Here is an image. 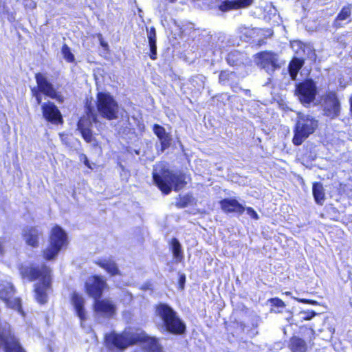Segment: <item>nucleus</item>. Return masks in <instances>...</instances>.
Returning <instances> with one entry per match:
<instances>
[{
    "mask_svg": "<svg viewBox=\"0 0 352 352\" xmlns=\"http://www.w3.org/2000/svg\"><path fill=\"white\" fill-rule=\"evenodd\" d=\"M18 270L21 278L30 282L38 280L35 285V298L40 304L47 302V290L52 288V270L49 266L43 264L41 266L34 263L29 265L20 264Z\"/></svg>",
    "mask_w": 352,
    "mask_h": 352,
    "instance_id": "f257e3e1",
    "label": "nucleus"
},
{
    "mask_svg": "<svg viewBox=\"0 0 352 352\" xmlns=\"http://www.w3.org/2000/svg\"><path fill=\"white\" fill-rule=\"evenodd\" d=\"M152 177L154 184L164 195H168L172 188L177 192L184 188L188 183L184 173H175L168 168H162L160 173L153 172Z\"/></svg>",
    "mask_w": 352,
    "mask_h": 352,
    "instance_id": "f03ea898",
    "label": "nucleus"
},
{
    "mask_svg": "<svg viewBox=\"0 0 352 352\" xmlns=\"http://www.w3.org/2000/svg\"><path fill=\"white\" fill-rule=\"evenodd\" d=\"M155 314L162 322L164 329L173 335H182L186 331V325L177 313L168 305L163 302L155 307Z\"/></svg>",
    "mask_w": 352,
    "mask_h": 352,
    "instance_id": "7ed1b4c3",
    "label": "nucleus"
},
{
    "mask_svg": "<svg viewBox=\"0 0 352 352\" xmlns=\"http://www.w3.org/2000/svg\"><path fill=\"white\" fill-rule=\"evenodd\" d=\"M34 79L36 85L30 87L31 96L35 98L36 103L40 104L43 97H48L56 100L58 102H64V97L60 92L57 91L54 85L47 79V76L41 72L34 74Z\"/></svg>",
    "mask_w": 352,
    "mask_h": 352,
    "instance_id": "20e7f679",
    "label": "nucleus"
},
{
    "mask_svg": "<svg viewBox=\"0 0 352 352\" xmlns=\"http://www.w3.org/2000/svg\"><path fill=\"white\" fill-rule=\"evenodd\" d=\"M319 126L318 120L308 114H299L294 126L292 143L298 146L315 133Z\"/></svg>",
    "mask_w": 352,
    "mask_h": 352,
    "instance_id": "39448f33",
    "label": "nucleus"
},
{
    "mask_svg": "<svg viewBox=\"0 0 352 352\" xmlns=\"http://www.w3.org/2000/svg\"><path fill=\"white\" fill-rule=\"evenodd\" d=\"M67 243L65 231L58 225L54 226L49 234L48 245L42 252L43 258L47 261L54 259Z\"/></svg>",
    "mask_w": 352,
    "mask_h": 352,
    "instance_id": "423d86ee",
    "label": "nucleus"
},
{
    "mask_svg": "<svg viewBox=\"0 0 352 352\" xmlns=\"http://www.w3.org/2000/svg\"><path fill=\"white\" fill-rule=\"evenodd\" d=\"M136 331L125 329L120 333L111 331L104 336V345L108 349L123 351L129 346L135 345Z\"/></svg>",
    "mask_w": 352,
    "mask_h": 352,
    "instance_id": "0eeeda50",
    "label": "nucleus"
},
{
    "mask_svg": "<svg viewBox=\"0 0 352 352\" xmlns=\"http://www.w3.org/2000/svg\"><path fill=\"white\" fill-rule=\"evenodd\" d=\"M96 107L102 118L108 120L118 118L119 104L111 94L98 92L96 94Z\"/></svg>",
    "mask_w": 352,
    "mask_h": 352,
    "instance_id": "6e6552de",
    "label": "nucleus"
},
{
    "mask_svg": "<svg viewBox=\"0 0 352 352\" xmlns=\"http://www.w3.org/2000/svg\"><path fill=\"white\" fill-rule=\"evenodd\" d=\"M317 93L316 82L311 78H306L295 85L294 94L303 104L313 102Z\"/></svg>",
    "mask_w": 352,
    "mask_h": 352,
    "instance_id": "1a4fd4ad",
    "label": "nucleus"
},
{
    "mask_svg": "<svg viewBox=\"0 0 352 352\" xmlns=\"http://www.w3.org/2000/svg\"><path fill=\"white\" fill-rule=\"evenodd\" d=\"M16 289L14 285L7 281H0V300H1L9 309L23 314L21 300L19 297H14Z\"/></svg>",
    "mask_w": 352,
    "mask_h": 352,
    "instance_id": "9d476101",
    "label": "nucleus"
},
{
    "mask_svg": "<svg viewBox=\"0 0 352 352\" xmlns=\"http://www.w3.org/2000/svg\"><path fill=\"white\" fill-rule=\"evenodd\" d=\"M108 289L106 278L98 274L90 276L84 285L85 292L94 300L101 298L104 292Z\"/></svg>",
    "mask_w": 352,
    "mask_h": 352,
    "instance_id": "9b49d317",
    "label": "nucleus"
},
{
    "mask_svg": "<svg viewBox=\"0 0 352 352\" xmlns=\"http://www.w3.org/2000/svg\"><path fill=\"white\" fill-rule=\"evenodd\" d=\"M40 104L42 116L46 122L55 125H62L64 123L60 111L53 102L47 101Z\"/></svg>",
    "mask_w": 352,
    "mask_h": 352,
    "instance_id": "f8f14e48",
    "label": "nucleus"
},
{
    "mask_svg": "<svg viewBox=\"0 0 352 352\" xmlns=\"http://www.w3.org/2000/svg\"><path fill=\"white\" fill-rule=\"evenodd\" d=\"M143 344L148 352H162V348L158 340L155 337H151L142 330H136L135 345Z\"/></svg>",
    "mask_w": 352,
    "mask_h": 352,
    "instance_id": "ddd939ff",
    "label": "nucleus"
},
{
    "mask_svg": "<svg viewBox=\"0 0 352 352\" xmlns=\"http://www.w3.org/2000/svg\"><path fill=\"white\" fill-rule=\"evenodd\" d=\"M94 122L90 117L81 116L77 122V130L80 132L84 140L90 143L93 140V133L91 131Z\"/></svg>",
    "mask_w": 352,
    "mask_h": 352,
    "instance_id": "4468645a",
    "label": "nucleus"
},
{
    "mask_svg": "<svg viewBox=\"0 0 352 352\" xmlns=\"http://www.w3.org/2000/svg\"><path fill=\"white\" fill-rule=\"evenodd\" d=\"M116 305L109 299L98 298L94 300V309L95 312L102 316L110 318L116 313Z\"/></svg>",
    "mask_w": 352,
    "mask_h": 352,
    "instance_id": "2eb2a0df",
    "label": "nucleus"
},
{
    "mask_svg": "<svg viewBox=\"0 0 352 352\" xmlns=\"http://www.w3.org/2000/svg\"><path fill=\"white\" fill-rule=\"evenodd\" d=\"M258 64L263 69H270L272 71L279 68L277 59L274 53L269 51H263L256 54Z\"/></svg>",
    "mask_w": 352,
    "mask_h": 352,
    "instance_id": "dca6fc26",
    "label": "nucleus"
},
{
    "mask_svg": "<svg viewBox=\"0 0 352 352\" xmlns=\"http://www.w3.org/2000/svg\"><path fill=\"white\" fill-rule=\"evenodd\" d=\"M220 208L226 214H242L245 207L234 198H224L219 201Z\"/></svg>",
    "mask_w": 352,
    "mask_h": 352,
    "instance_id": "f3484780",
    "label": "nucleus"
},
{
    "mask_svg": "<svg viewBox=\"0 0 352 352\" xmlns=\"http://www.w3.org/2000/svg\"><path fill=\"white\" fill-rule=\"evenodd\" d=\"M94 263L104 270L109 276L121 275L119 267L112 257L98 258L94 261Z\"/></svg>",
    "mask_w": 352,
    "mask_h": 352,
    "instance_id": "a211bd4d",
    "label": "nucleus"
},
{
    "mask_svg": "<svg viewBox=\"0 0 352 352\" xmlns=\"http://www.w3.org/2000/svg\"><path fill=\"white\" fill-rule=\"evenodd\" d=\"M324 101L327 105V113L338 116L340 112V102L336 91H327L324 96Z\"/></svg>",
    "mask_w": 352,
    "mask_h": 352,
    "instance_id": "6ab92c4d",
    "label": "nucleus"
},
{
    "mask_svg": "<svg viewBox=\"0 0 352 352\" xmlns=\"http://www.w3.org/2000/svg\"><path fill=\"white\" fill-rule=\"evenodd\" d=\"M70 300L77 316L80 321H85L87 319V316L82 296L76 292H73L71 294Z\"/></svg>",
    "mask_w": 352,
    "mask_h": 352,
    "instance_id": "aec40b11",
    "label": "nucleus"
},
{
    "mask_svg": "<svg viewBox=\"0 0 352 352\" xmlns=\"http://www.w3.org/2000/svg\"><path fill=\"white\" fill-rule=\"evenodd\" d=\"M153 131L154 134L160 140V151L164 152L166 148H169L171 144V137L166 133L164 127L159 124H154L153 126Z\"/></svg>",
    "mask_w": 352,
    "mask_h": 352,
    "instance_id": "412c9836",
    "label": "nucleus"
},
{
    "mask_svg": "<svg viewBox=\"0 0 352 352\" xmlns=\"http://www.w3.org/2000/svg\"><path fill=\"white\" fill-rule=\"evenodd\" d=\"M41 235V232L35 226L27 228L23 233V237L25 243L32 248L38 246Z\"/></svg>",
    "mask_w": 352,
    "mask_h": 352,
    "instance_id": "4be33fe9",
    "label": "nucleus"
},
{
    "mask_svg": "<svg viewBox=\"0 0 352 352\" xmlns=\"http://www.w3.org/2000/svg\"><path fill=\"white\" fill-rule=\"evenodd\" d=\"M170 250L173 254L175 263H182L184 261V255L182 250V246L179 240L173 237L168 242Z\"/></svg>",
    "mask_w": 352,
    "mask_h": 352,
    "instance_id": "5701e85b",
    "label": "nucleus"
},
{
    "mask_svg": "<svg viewBox=\"0 0 352 352\" xmlns=\"http://www.w3.org/2000/svg\"><path fill=\"white\" fill-rule=\"evenodd\" d=\"M351 3H347L345 6H344L341 8L337 16H336V18L334 19L333 22V26L336 29L341 28V22L349 19L351 15Z\"/></svg>",
    "mask_w": 352,
    "mask_h": 352,
    "instance_id": "b1692460",
    "label": "nucleus"
},
{
    "mask_svg": "<svg viewBox=\"0 0 352 352\" xmlns=\"http://www.w3.org/2000/svg\"><path fill=\"white\" fill-rule=\"evenodd\" d=\"M312 194L315 202L318 205H322L325 200V190L323 185L319 182H315L312 184Z\"/></svg>",
    "mask_w": 352,
    "mask_h": 352,
    "instance_id": "393cba45",
    "label": "nucleus"
},
{
    "mask_svg": "<svg viewBox=\"0 0 352 352\" xmlns=\"http://www.w3.org/2000/svg\"><path fill=\"white\" fill-rule=\"evenodd\" d=\"M289 348L292 352H306L307 344L303 339L297 336H292L289 342Z\"/></svg>",
    "mask_w": 352,
    "mask_h": 352,
    "instance_id": "a878e982",
    "label": "nucleus"
},
{
    "mask_svg": "<svg viewBox=\"0 0 352 352\" xmlns=\"http://www.w3.org/2000/svg\"><path fill=\"white\" fill-rule=\"evenodd\" d=\"M305 64V60L303 58H293L288 65V72L290 77L292 80H295L298 75V73L301 69Z\"/></svg>",
    "mask_w": 352,
    "mask_h": 352,
    "instance_id": "bb28decb",
    "label": "nucleus"
},
{
    "mask_svg": "<svg viewBox=\"0 0 352 352\" xmlns=\"http://www.w3.org/2000/svg\"><path fill=\"white\" fill-rule=\"evenodd\" d=\"M148 44L150 47L149 57L155 60L157 58V45H156V32L154 28H151L148 34Z\"/></svg>",
    "mask_w": 352,
    "mask_h": 352,
    "instance_id": "cd10ccee",
    "label": "nucleus"
},
{
    "mask_svg": "<svg viewBox=\"0 0 352 352\" xmlns=\"http://www.w3.org/2000/svg\"><path fill=\"white\" fill-rule=\"evenodd\" d=\"M194 198L190 194H185L184 195H179L175 202V206L177 208H184L192 204Z\"/></svg>",
    "mask_w": 352,
    "mask_h": 352,
    "instance_id": "c85d7f7f",
    "label": "nucleus"
},
{
    "mask_svg": "<svg viewBox=\"0 0 352 352\" xmlns=\"http://www.w3.org/2000/svg\"><path fill=\"white\" fill-rule=\"evenodd\" d=\"M84 116L90 117L94 124L98 122V118L97 113L95 112L92 106L91 102L87 100L85 104V113L82 115Z\"/></svg>",
    "mask_w": 352,
    "mask_h": 352,
    "instance_id": "c756f323",
    "label": "nucleus"
},
{
    "mask_svg": "<svg viewBox=\"0 0 352 352\" xmlns=\"http://www.w3.org/2000/svg\"><path fill=\"white\" fill-rule=\"evenodd\" d=\"M218 9L223 12L230 10H236L233 0H225L222 1L218 6Z\"/></svg>",
    "mask_w": 352,
    "mask_h": 352,
    "instance_id": "7c9ffc66",
    "label": "nucleus"
},
{
    "mask_svg": "<svg viewBox=\"0 0 352 352\" xmlns=\"http://www.w3.org/2000/svg\"><path fill=\"white\" fill-rule=\"evenodd\" d=\"M61 53L67 62L73 63L75 60L74 56L71 52L70 47L67 44L63 45L61 47Z\"/></svg>",
    "mask_w": 352,
    "mask_h": 352,
    "instance_id": "2f4dec72",
    "label": "nucleus"
},
{
    "mask_svg": "<svg viewBox=\"0 0 352 352\" xmlns=\"http://www.w3.org/2000/svg\"><path fill=\"white\" fill-rule=\"evenodd\" d=\"M236 10L245 8L251 6L254 0H233Z\"/></svg>",
    "mask_w": 352,
    "mask_h": 352,
    "instance_id": "473e14b6",
    "label": "nucleus"
},
{
    "mask_svg": "<svg viewBox=\"0 0 352 352\" xmlns=\"http://www.w3.org/2000/svg\"><path fill=\"white\" fill-rule=\"evenodd\" d=\"M232 73L228 71L222 70L219 72V82L221 84H225L226 82L229 81L230 79V76Z\"/></svg>",
    "mask_w": 352,
    "mask_h": 352,
    "instance_id": "72a5a7b5",
    "label": "nucleus"
},
{
    "mask_svg": "<svg viewBox=\"0 0 352 352\" xmlns=\"http://www.w3.org/2000/svg\"><path fill=\"white\" fill-rule=\"evenodd\" d=\"M269 302L271 303V306L274 307L284 308L286 306L284 301L278 297L270 298Z\"/></svg>",
    "mask_w": 352,
    "mask_h": 352,
    "instance_id": "f704fd0d",
    "label": "nucleus"
},
{
    "mask_svg": "<svg viewBox=\"0 0 352 352\" xmlns=\"http://www.w3.org/2000/svg\"><path fill=\"white\" fill-rule=\"evenodd\" d=\"M245 210H246L247 213L252 219L258 220L259 219L258 214L252 207L245 208Z\"/></svg>",
    "mask_w": 352,
    "mask_h": 352,
    "instance_id": "c9c22d12",
    "label": "nucleus"
},
{
    "mask_svg": "<svg viewBox=\"0 0 352 352\" xmlns=\"http://www.w3.org/2000/svg\"><path fill=\"white\" fill-rule=\"evenodd\" d=\"M80 160L82 161L88 168L92 169V166L85 154H80Z\"/></svg>",
    "mask_w": 352,
    "mask_h": 352,
    "instance_id": "e433bc0d",
    "label": "nucleus"
},
{
    "mask_svg": "<svg viewBox=\"0 0 352 352\" xmlns=\"http://www.w3.org/2000/svg\"><path fill=\"white\" fill-rule=\"evenodd\" d=\"M185 283H186V275L184 274H180L179 276V281H178L179 288L180 289H184Z\"/></svg>",
    "mask_w": 352,
    "mask_h": 352,
    "instance_id": "4c0bfd02",
    "label": "nucleus"
},
{
    "mask_svg": "<svg viewBox=\"0 0 352 352\" xmlns=\"http://www.w3.org/2000/svg\"><path fill=\"white\" fill-rule=\"evenodd\" d=\"M98 38H99V41H100V45L103 47V49L104 50H109V45L107 42H105L102 38V35L101 34H98Z\"/></svg>",
    "mask_w": 352,
    "mask_h": 352,
    "instance_id": "58836bf2",
    "label": "nucleus"
},
{
    "mask_svg": "<svg viewBox=\"0 0 352 352\" xmlns=\"http://www.w3.org/2000/svg\"><path fill=\"white\" fill-rule=\"evenodd\" d=\"M316 315V313L314 311H309L307 313L306 316L304 317V319L307 320H311Z\"/></svg>",
    "mask_w": 352,
    "mask_h": 352,
    "instance_id": "ea45409f",
    "label": "nucleus"
},
{
    "mask_svg": "<svg viewBox=\"0 0 352 352\" xmlns=\"http://www.w3.org/2000/svg\"><path fill=\"white\" fill-rule=\"evenodd\" d=\"M300 301L302 302H305V303H308V304H311V305H315L316 303V302L315 300H312L302 299V300H300Z\"/></svg>",
    "mask_w": 352,
    "mask_h": 352,
    "instance_id": "a19ab883",
    "label": "nucleus"
},
{
    "mask_svg": "<svg viewBox=\"0 0 352 352\" xmlns=\"http://www.w3.org/2000/svg\"><path fill=\"white\" fill-rule=\"evenodd\" d=\"M349 104H350V112L352 114V94L349 98Z\"/></svg>",
    "mask_w": 352,
    "mask_h": 352,
    "instance_id": "79ce46f5",
    "label": "nucleus"
},
{
    "mask_svg": "<svg viewBox=\"0 0 352 352\" xmlns=\"http://www.w3.org/2000/svg\"><path fill=\"white\" fill-rule=\"evenodd\" d=\"M4 252L3 246L1 242H0V255L3 254Z\"/></svg>",
    "mask_w": 352,
    "mask_h": 352,
    "instance_id": "37998d69",
    "label": "nucleus"
}]
</instances>
